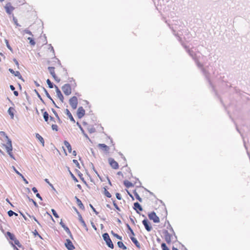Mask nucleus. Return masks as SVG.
Masks as SVG:
<instances>
[{"label": "nucleus", "mask_w": 250, "mask_h": 250, "mask_svg": "<svg viewBox=\"0 0 250 250\" xmlns=\"http://www.w3.org/2000/svg\"><path fill=\"white\" fill-rule=\"evenodd\" d=\"M6 138L8 140L7 144V145H3V146L5 147L6 151L8 152V154L10 155V156L13 159H15V157L12 153V146L11 141L9 139H8L7 136H6Z\"/></svg>", "instance_id": "obj_1"}, {"label": "nucleus", "mask_w": 250, "mask_h": 250, "mask_svg": "<svg viewBox=\"0 0 250 250\" xmlns=\"http://www.w3.org/2000/svg\"><path fill=\"white\" fill-rule=\"evenodd\" d=\"M104 240L106 242L107 245L111 249L114 248V245L110 239L109 236L107 233H105L103 235Z\"/></svg>", "instance_id": "obj_2"}, {"label": "nucleus", "mask_w": 250, "mask_h": 250, "mask_svg": "<svg viewBox=\"0 0 250 250\" xmlns=\"http://www.w3.org/2000/svg\"><path fill=\"white\" fill-rule=\"evenodd\" d=\"M6 235L11 240H13L14 242L15 245H17L20 248L22 247L19 240L16 239L15 236L13 234L9 231H7L6 232Z\"/></svg>", "instance_id": "obj_3"}, {"label": "nucleus", "mask_w": 250, "mask_h": 250, "mask_svg": "<svg viewBox=\"0 0 250 250\" xmlns=\"http://www.w3.org/2000/svg\"><path fill=\"white\" fill-rule=\"evenodd\" d=\"M56 122V121L55 120L54 118L50 116L47 123L48 124L51 125L52 130L57 131H58V126L57 125L55 124Z\"/></svg>", "instance_id": "obj_4"}, {"label": "nucleus", "mask_w": 250, "mask_h": 250, "mask_svg": "<svg viewBox=\"0 0 250 250\" xmlns=\"http://www.w3.org/2000/svg\"><path fill=\"white\" fill-rule=\"evenodd\" d=\"M110 141L111 142V145H109V146H107L104 144H99L98 145V147L102 149V150L105 151V152H108L109 149V146H113L114 144H113L112 140L109 138Z\"/></svg>", "instance_id": "obj_5"}, {"label": "nucleus", "mask_w": 250, "mask_h": 250, "mask_svg": "<svg viewBox=\"0 0 250 250\" xmlns=\"http://www.w3.org/2000/svg\"><path fill=\"white\" fill-rule=\"evenodd\" d=\"M69 104L74 109H75L78 105V99L76 97L73 96L69 100Z\"/></svg>", "instance_id": "obj_6"}, {"label": "nucleus", "mask_w": 250, "mask_h": 250, "mask_svg": "<svg viewBox=\"0 0 250 250\" xmlns=\"http://www.w3.org/2000/svg\"><path fill=\"white\" fill-rule=\"evenodd\" d=\"M63 92L66 95H69L71 93V87L69 84H65L62 87Z\"/></svg>", "instance_id": "obj_7"}, {"label": "nucleus", "mask_w": 250, "mask_h": 250, "mask_svg": "<svg viewBox=\"0 0 250 250\" xmlns=\"http://www.w3.org/2000/svg\"><path fill=\"white\" fill-rule=\"evenodd\" d=\"M4 8L6 13L8 14H11L15 9V8L10 2L7 3L4 6Z\"/></svg>", "instance_id": "obj_8"}, {"label": "nucleus", "mask_w": 250, "mask_h": 250, "mask_svg": "<svg viewBox=\"0 0 250 250\" xmlns=\"http://www.w3.org/2000/svg\"><path fill=\"white\" fill-rule=\"evenodd\" d=\"M108 163L110 166L115 169H117L119 168L118 163L115 161L113 158H110L108 159Z\"/></svg>", "instance_id": "obj_9"}, {"label": "nucleus", "mask_w": 250, "mask_h": 250, "mask_svg": "<svg viewBox=\"0 0 250 250\" xmlns=\"http://www.w3.org/2000/svg\"><path fill=\"white\" fill-rule=\"evenodd\" d=\"M148 217L150 220H153L154 223H159L160 222L159 218L154 212L150 213L148 214Z\"/></svg>", "instance_id": "obj_10"}, {"label": "nucleus", "mask_w": 250, "mask_h": 250, "mask_svg": "<svg viewBox=\"0 0 250 250\" xmlns=\"http://www.w3.org/2000/svg\"><path fill=\"white\" fill-rule=\"evenodd\" d=\"M65 246L68 250H74L75 247L70 240L67 239L65 243Z\"/></svg>", "instance_id": "obj_11"}, {"label": "nucleus", "mask_w": 250, "mask_h": 250, "mask_svg": "<svg viewBox=\"0 0 250 250\" xmlns=\"http://www.w3.org/2000/svg\"><path fill=\"white\" fill-rule=\"evenodd\" d=\"M142 223L144 225L145 229L147 231H150L152 230V228L150 225V223L147 219H144L142 221Z\"/></svg>", "instance_id": "obj_12"}, {"label": "nucleus", "mask_w": 250, "mask_h": 250, "mask_svg": "<svg viewBox=\"0 0 250 250\" xmlns=\"http://www.w3.org/2000/svg\"><path fill=\"white\" fill-rule=\"evenodd\" d=\"M77 116L79 118L81 119L85 115V110L82 106L79 107L77 110Z\"/></svg>", "instance_id": "obj_13"}, {"label": "nucleus", "mask_w": 250, "mask_h": 250, "mask_svg": "<svg viewBox=\"0 0 250 250\" xmlns=\"http://www.w3.org/2000/svg\"><path fill=\"white\" fill-rule=\"evenodd\" d=\"M48 70L49 71L50 73L52 76L53 78L55 80H56L57 82H59L60 79L58 77L56 76L55 73V68L54 67H49Z\"/></svg>", "instance_id": "obj_14"}, {"label": "nucleus", "mask_w": 250, "mask_h": 250, "mask_svg": "<svg viewBox=\"0 0 250 250\" xmlns=\"http://www.w3.org/2000/svg\"><path fill=\"white\" fill-rule=\"evenodd\" d=\"M9 71L11 74L14 75L15 77H18L19 79L23 80L22 76L21 75L19 71H15L11 68H9Z\"/></svg>", "instance_id": "obj_15"}, {"label": "nucleus", "mask_w": 250, "mask_h": 250, "mask_svg": "<svg viewBox=\"0 0 250 250\" xmlns=\"http://www.w3.org/2000/svg\"><path fill=\"white\" fill-rule=\"evenodd\" d=\"M63 143H64L65 147L67 148V149L68 150V152L69 153H71L72 152V148H71V146L69 144V143L68 142H67V141H64Z\"/></svg>", "instance_id": "obj_16"}, {"label": "nucleus", "mask_w": 250, "mask_h": 250, "mask_svg": "<svg viewBox=\"0 0 250 250\" xmlns=\"http://www.w3.org/2000/svg\"><path fill=\"white\" fill-rule=\"evenodd\" d=\"M15 112V109L13 107H10L8 110V113L10 115L11 118L13 119L14 117V113Z\"/></svg>", "instance_id": "obj_17"}, {"label": "nucleus", "mask_w": 250, "mask_h": 250, "mask_svg": "<svg viewBox=\"0 0 250 250\" xmlns=\"http://www.w3.org/2000/svg\"><path fill=\"white\" fill-rule=\"evenodd\" d=\"M65 113L66 114V115L68 116V117L70 119V120L75 123V120L74 119L71 113L69 111V110L68 109H65Z\"/></svg>", "instance_id": "obj_18"}, {"label": "nucleus", "mask_w": 250, "mask_h": 250, "mask_svg": "<svg viewBox=\"0 0 250 250\" xmlns=\"http://www.w3.org/2000/svg\"><path fill=\"white\" fill-rule=\"evenodd\" d=\"M56 88H57L56 93H57L58 97L59 98V99L61 100V102H63V96L62 94L60 89L57 87H56Z\"/></svg>", "instance_id": "obj_19"}, {"label": "nucleus", "mask_w": 250, "mask_h": 250, "mask_svg": "<svg viewBox=\"0 0 250 250\" xmlns=\"http://www.w3.org/2000/svg\"><path fill=\"white\" fill-rule=\"evenodd\" d=\"M36 138L41 142L43 146H44V141L43 138L39 134H36Z\"/></svg>", "instance_id": "obj_20"}, {"label": "nucleus", "mask_w": 250, "mask_h": 250, "mask_svg": "<svg viewBox=\"0 0 250 250\" xmlns=\"http://www.w3.org/2000/svg\"><path fill=\"white\" fill-rule=\"evenodd\" d=\"M134 208L137 212H138L139 211H142L143 210L141 205L137 202L134 204Z\"/></svg>", "instance_id": "obj_21"}, {"label": "nucleus", "mask_w": 250, "mask_h": 250, "mask_svg": "<svg viewBox=\"0 0 250 250\" xmlns=\"http://www.w3.org/2000/svg\"><path fill=\"white\" fill-rule=\"evenodd\" d=\"M76 199L77 204L78 206L79 207V208H80L83 209L84 207L82 201H81V200L79 199L77 197H76Z\"/></svg>", "instance_id": "obj_22"}, {"label": "nucleus", "mask_w": 250, "mask_h": 250, "mask_svg": "<svg viewBox=\"0 0 250 250\" xmlns=\"http://www.w3.org/2000/svg\"><path fill=\"white\" fill-rule=\"evenodd\" d=\"M117 245L119 248H122L124 250H125L126 249V246H125V245L124 244V243L122 242H121V241L118 242Z\"/></svg>", "instance_id": "obj_23"}, {"label": "nucleus", "mask_w": 250, "mask_h": 250, "mask_svg": "<svg viewBox=\"0 0 250 250\" xmlns=\"http://www.w3.org/2000/svg\"><path fill=\"white\" fill-rule=\"evenodd\" d=\"M60 224L61 225V226L63 228V229H64V230L66 231V232L68 233V234H71V231L69 229L65 226L63 223L61 222L60 223Z\"/></svg>", "instance_id": "obj_24"}, {"label": "nucleus", "mask_w": 250, "mask_h": 250, "mask_svg": "<svg viewBox=\"0 0 250 250\" xmlns=\"http://www.w3.org/2000/svg\"><path fill=\"white\" fill-rule=\"evenodd\" d=\"M53 112L54 113L55 115V116L56 117V119H57V122L60 124H62V120H61V119L60 118L59 116H58V114L57 113V112L55 111H54Z\"/></svg>", "instance_id": "obj_25"}, {"label": "nucleus", "mask_w": 250, "mask_h": 250, "mask_svg": "<svg viewBox=\"0 0 250 250\" xmlns=\"http://www.w3.org/2000/svg\"><path fill=\"white\" fill-rule=\"evenodd\" d=\"M131 239L137 247H140V244L135 238L132 237L131 238Z\"/></svg>", "instance_id": "obj_26"}, {"label": "nucleus", "mask_w": 250, "mask_h": 250, "mask_svg": "<svg viewBox=\"0 0 250 250\" xmlns=\"http://www.w3.org/2000/svg\"><path fill=\"white\" fill-rule=\"evenodd\" d=\"M43 118L44 119V120L48 122V120H49V115L48 114V113L46 112V111H45L44 113H43Z\"/></svg>", "instance_id": "obj_27"}, {"label": "nucleus", "mask_w": 250, "mask_h": 250, "mask_svg": "<svg viewBox=\"0 0 250 250\" xmlns=\"http://www.w3.org/2000/svg\"><path fill=\"white\" fill-rule=\"evenodd\" d=\"M104 194L108 198H110L111 197V194L107 191L106 188H104Z\"/></svg>", "instance_id": "obj_28"}, {"label": "nucleus", "mask_w": 250, "mask_h": 250, "mask_svg": "<svg viewBox=\"0 0 250 250\" xmlns=\"http://www.w3.org/2000/svg\"><path fill=\"white\" fill-rule=\"evenodd\" d=\"M79 220L81 222V223H82V225L83 226V227L86 228V225L85 222L84 221L83 219L82 216L81 215H79Z\"/></svg>", "instance_id": "obj_29"}, {"label": "nucleus", "mask_w": 250, "mask_h": 250, "mask_svg": "<svg viewBox=\"0 0 250 250\" xmlns=\"http://www.w3.org/2000/svg\"><path fill=\"white\" fill-rule=\"evenodd\" d=\"M27 39H28V40H29V43H30L31 45L34 46V45H35L36 42H35L34 41V40L33 39V38H31V37H28V38H27Z\"/></svg>", "instance_id": "obj_30"}, {"label": "nucleus", "mask_w": 250, "mask_h": 250, "mask_svg": "<svg viewBox=\"0 0 250 250\" xmlns=\"http://www.w3.org/2000/svg\"><path fill=\"white\" fill-rule=\"evenodd\" d=\"M124 184L127 188H129L133 186V184L128 181H124Z\"/></svg>", "instance_id": "obj_31"}, {"label": "nucleus", "mask_w": 250, "mask_h": 250, "mask_svg": "<svg viewBox=\"0 0 250 250\" xmlns=\"http://www.w3.org/2000/svg\"><path fill=\"white\" fill-rule=\"evenodd\" d=\"M134 194V196L135 197V198L138 200L140 202H141L142 201V199L140 197V196L139 195V194L137 193V192L136 191H134V192H133Z\"/></svg>", "instance_id": "obj_32"}, {"label": "nucleus", "mask_w": 250, "mask_h": 250, "mask_svg": "<svg viewBox=\"0 0 250 250\" xmlns=\"http://www.w3.org/2000/svg\"><path fill=\"white\" fill-rule=\"evenodd\" d=\"M161 248L163 250H169L168 247L167 246V245L165 243L162 244Z\"/></svg>", "instance_id": "obj_33"}, {"label": "nucleus", "mask_w": 250, "mask_h": 250, "mask_svg": "<svg viewBox=\"0 0 250 250\" xmlns=\"http://www.w3.org/2000/svg\"><path fill=\"white\" fill-rule=\"evenodd\" d=\"M111 233L114 237H116L117 239L122 240V237L119 236L117 233H114L113 231H111Z\"/></svg>", "instance_id": "obj_34"}, {"label": "nucleus", "mask_w": 250, "mask_h": 250, "mask_svg": "<svg viewBox=\"0 0 250 250\" xmlns=\"http://www.w3.org/2000/svg\"><path fill=\"white\" fill-rule=\"evenodd\" d=\"M8 214L10 217L13 216L14 214L16 216H18L17 213L14 212V211L11 210L8 211Z\"/></svg>", "instance_id": "obj_35"}, {"label": "nucleus", "mask_w": 250, "mask_h": 250, "mask_svg": "<svg viewBox=\"0 0 250 250\" xmlns=\"http://www.w3.org/2000/svg\"><path fill=\"white\" fill-rule=\"evenodd\" d=\"M46 82L49 88H52L53 87V83L51 82L49 79H47Z\"/></svg>", "instance_id": "obj_36"}, {"label": "nucleus", "mask_w": 250, "mask_h": 250, "mask_svg": "<svg viewBox=\"0 0 250 250\" xmlns=\"http://www.w3.org/2000/svg\"><path fill=\"white\" fill-rule=\"evenodd\" d=\"M51 211L53 214V215L55 216V217L58 218L59 217L58 214L57 213L56 211H55V209H51Z\"/></svg>", "instance_id": "obj_37"}, {"label": "nucleus", "mask_w": 250, "mask_h": 250, "mask_svg": "<svg viewBox=\"0 0 250 250\" xmlns=\"http://www.w3.org/2000/svg\"><path fill=\"white\" fill-rule=\"evenodd\" d=\"M23 32L24 33H26V34H29L30 35H31L33 36V35L31 33V32L30 31H29V30H27V29H25L23 31Z\"/></svg>", "instance_id": "obj_38"}, {"label": "nucleus", "mask_w": 250, "mask_h": 250, "mask_svg": "<svg viewBox=\"0 0 250 250\" xmlns=\"http://www.w3.org/2000/svg\"><path fill=\"white\" fill-rule=\"evenodd\" d=\"M113 205H114V207L116 208V209L117 210H118V211H120L121 210H120V208L118 207V205H117V204L115 203V202L114 201H113Z\"/></svg>", "instance_id": "obj_39"}, {"label": "nucleus", "mask_w": 250, "mask_h": 250, "mask_svg": "<svg viewBox=\"0 0 250 250\" xmlns=\"http://www.w3.org/2000/svg\"><path fill=\"white\" fill-rule=\"evenodd\" d=\"M13 169L14 170V171H15V172L18 174L20 177H22V175L19 172L16 168L15 167H13Z\"/></svg>", "instance_id": "obj_40"}, {"label": "nucleus", "mask_w": 250, "mask_h": 250, "mask_svg": "<svg viewBox=\"0 0 250 250\" xmlns=\"http://www.w3.org/2000/svg\"><path fill=\"white\" fill-rule=\"evenodd\" d=\"M116 196L118 200H121L122 198L121 194L119 193H116Z\"/></svg>", "instance_id": "obj_41"}, {"label": "nucleus", "mask_w": 250, "mask_h": 250, "mask_svg": "<svg viewBox=\"0 0 250 250\" xmlns=\"http://www.w3.org/2000/svg\"><path fill=\"white\" fill-rule=\"evenodd\" d=\"M13 61L15 62V63L16 64V65L17 66L18 68H19V63L18 61L16 59H14Z\"/></svg>", "instance_id": "obj_42"}, {"label": "nucleus", "mask_w": 250, "mask_h": 250, "mask_svg": "<svg viewBox=\"0 0 250 250\" xmlns=\"http://www.w3.org/2000/svg\"><path fill=\"white\" fill-rule=\"evenodd\" d=\"M21 178L22 179V180H23V181L24 182V183L26 184H28V182L27 181V180L23 176H22V177H21Z\"/></svg>", "instance_id": "obj_43"}, {"label": "nucleus", "mask_w": 250, "mask_h": 250, "mask_svg": "<svg viewBox=\"0 0 250 250\" xmlns=\"http://www.w3.org/2000/svg\"><path fill=\"white\" fill-rule=\"evenodd\" d=\"M13 20L14 21V22L16 25H17V26H20V25L18 23L17 20L15 18H13Z\"/></svg>", "instance_id": "obj_44"}, {"label": "nucleus", "mask_w": 250, "mask_h": 250, "mask_svg": "<svg viewBox=\"0 0 250 250\" xmlns=\"http://www.w3.org/2000/svg\"><path fill=\"white\" fill-rule=\"evenodd\" d=\"M32 191L35 193H37V192H38V190L37 189L35 188V187H33L32 188Z\"/></svg>", "instance_id": "obj_45"}, {"label": "nucleus", "mask_w": 250, "mask_h": 250, "mask_svg": "<svg viewBox=\"0 0 250 250\" xmlns=\"http://www.w3.org/2000/svg\"><path fill=\"white\" fill-rule=\"evenodd\" d=\"M166 239L168 242V243H170V236H168V238L167 236H166Z\"/></svg>", "instance_id": "obj_46"}, {"label": "nucleus", "mask_w": 250, "mask_h": 250, "mask_svg": "<svg viewBox=\"0 0 250 250\" xmlns=\"http://www.w3.org/2000/svg\"><path fill=\"white\" fill-rule=\"evenodd\" d=\"M96 130L95 128H90L89 129V131L90 133H93L95 132Z\"/></svg>", "instance_id": "obj_47"}, {"label": "nucleus", "mask_w": 250, "mask_h": 250, "mask_svg": "<svg viewBox=\"0 0 250 250\" xmlns=\"http://www.w3.org/2000/svg\"><path fill=\"white\" fill-rule=\"evenodd\" d=\"M36 196L39 198V199H40L41 200H42V197H41L39 193H36Z\"/></svg>", "instance_id": "obj_48"}, {"label": "nucleus", "mask_w": 250, "mask_h": 250, "mask_svg": "<svg viewBox=\"0 0 250 250\" xmlns=\"http://www.w3.org/2000/svg\"><path fill=\"white\" fill-rule=\"evenodd\" d=\"M91 208H92L93 210L97 214L98 212L96 211L95 209L93 208V207L90 205Z\"/></svg>", "instance_id": "obj_49"}, {"label": "nucleus", "mask_w": 250, "mask_h": 250, "mask_svg": "<svg viewBox=\"0 0 250 250\" xmlns=\"http://www.w3.org/2000/svg\"><path fill=\"white\" fill-rule=\"evenodd\" d=\"M14 94L16 96H18V95H19V93L18 91H14Z\"/></svg>", "instance_id": "obj_50"}, {"label": "nucleus", "mask_w": 250, "mask_h": 250, "mask_svg": "<svg viewBox=\"0 0 250 250\" xmlns=\"http://www.w3.org/2000/svg\"><path fill=\"white\" fill-rule=\"evenodd\" d=\"M45 181L48 183L50 186H52V185L49 183L48 180L47 179H45Z\"/></svg>", "instance_id": "obj_51"}, {"label": "nucleus", "mask_w": 250, "mask_h": 250, "mask_svg": "<svg viewBox=\"0 0 250 250\" xmlns=\"http://www.w3.org/2000/svg\"><path fill=\"white\" fill-rule=\"evenodd\" d=\"M10 89L12 90H15V87L12 85H11L10 86Z\"/></svg>", "instance_id": "obj_52"}, {"label": "nucleus", "mask_w": 250, "mask_h": 250, "mask_svg": "<svg viewBox=\"0 0 250 250\" xmlns=\"http://www.w3.org/2000/svg\"><path fill=\"white\" fill-rule=\"evenodd\" d=\"M117 174L119 175H121V176H123V173L122 171L118 172Z\"/></svg>", "instance_id": "obj_53"}, {"label": "nucleus", "mask_w": 250, "mask_h": 250, "mask_svg": "<svg viewBox=\"0 0 250 250\" xmlns=\"http://www.w3.org/2000/svg\"><path fill=\"white\" fill-rule=\"evenodd\" d=\"M72 154H73V156H76V154H77L76 151L74 150L72 152Z\"/></svg>", "instance_id": "obj_54"}, {"label": "nucleus", "mask_w": 250, "mask_h": 250, "mask_svg": "<svg viewBox=\"0 0 250 250\" xmlns=\"http://www.w3.org/2000/svg\"><path fill=\"white\" fill-rule=\"evenodd\" d=\"M31 200L35 206L37 205V203L35 201H34L33 199H31Z\"/></svg>", "instance_id": "obj_55"}, {"label": "nucleus", "mask_w": 250, "mask_h": 250, "mask_svg": "<svg viewBox=\"0 0 250 250\" xmlns=\"http://www.w3.org/2000/svg\"><path fill=\"white\" fill-rule=\"evenodd\" d=\"M125 167V168L126 169V170H129V171H130V169H129V167H127V166H126Z\"/></svg>", "instance_id": "obj_56"}, {"label": "nucleus", "mask_w": 250, "mask_h": 250, "mask_svg": "<svg viewBox=\"0 0 250 250\" xmlns=\"http://www.w3.org/2000/svg\"><path fill=\"white\" fill-rule=\"evenodd\" d=\"M73 179H74L75 181H76V182H77V181H77V179H76V178H75L74 176L73 177Z\"/></svg>", "instance_id": "obj_57"}, {"label": "nucleus", "mask_w": 250, "mask_h": 250, "mask_svg": "<svg viewBox=\"0 0 250 250\" xmlns=\"http://www.w3.org/2000/svg\"><path fill=\"white\" fill-rule=\"evenodd\" d=\"M63 148H64V147H63ZM63 150L64 151V153H65V155H67V152H66L65 148H63Z\"/></svg>", "instance_id": "obj_58"}, {"label": "nucleus", "mask_w": 250, "mask_h": 250, "mask_svg": "<svg viewBox=\"0 0 250 250\" xmlns=\"http://www.w3.org/2000/svg\"><path fill=\"white\" fill-rule=\"evenodd\" d=\"M0 133H1V134H3V135H5V133H4V132L1 131V132H0Z\"/></svg>", "instance_id": "obj_59"}, {"label": "nucleus", "mask_w": 250, "mask_h": 250, "mask_svg": "<svg viewBox=\"0 0 250 250\" xmlns=\"http://www.w3.org/2000/svg\"><path fill=\"white\" fill-rule=\"evenodd\" d=\"M7 47H8L9 49L11 50V48L10 47V46H9V45H7Z\"/></svg>", "instance_id": "obj_60"}, {"label": "nucleus", "mask_w": 250, "mask_h": 250, "mask_svg": "<svg viewBox=\"0 0 250 250\" xmlns=\"http://www.w3.org/2000/svg\"><path fill=\"white\" fill-rule=\"evenodd\" d=\"M73 162H74V163H76V162H77V160H73Z\"/></svg>", "instance_id": "obj_61"}, {"label": "nucleus", "mask_w": 250, "mask_h": 250, "mask_svg": "<svg viewBox=\"0 0 250 250\" xmlns=\"http://www.w3.org/2000/svg\"><path fill=\"white\" fill-rule=\"evenodd\" d=\"M0 55L1 56H2L4 57V55H3L1 53H0Z\"/></svg>", "instance_id": "obj_62"}, {"label": "nucleus", "mask_w": 250, "mask_h": 250, "mask_svg": "<svg viewBox=\"0 0 250 250\" xmlns=\"http://www.w3.org/2000/svg\"><path fill=\"white\" fill-rule=\"evenodd\" d=\"M93 228H94V229H96V228L94 226H93Z\"/></svg>", "instance_id": "obj_63"}, {"label": "nucleus", "mask_w": 250, "mask_h": 250, "mask_svg": "<svg viewBox=\"0 0 250 250\" xmlns=\"http://www.w3.org/2000/svg\"><path fill=\"white\" fill-rule=\"evenodd\" d=\"M78 187H81V186H80V185H78Z\"/></svg>", "instance_id": "obj_64"}]
</instances>
